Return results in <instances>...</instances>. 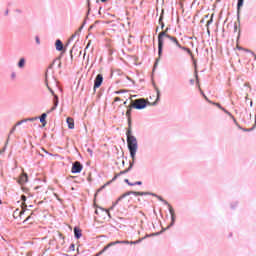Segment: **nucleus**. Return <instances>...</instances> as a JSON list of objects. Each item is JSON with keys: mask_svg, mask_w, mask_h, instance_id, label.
<instances>
[{"mask_svg": "<svg viewBox=\"0 0 256 256\" xmlns=\"http://www.w3.org/2000/svg\"><path fill=\"white\" fill-rule=\"evenodd\" d=\"M127 145H128V150L130 152V157L132 159V162H130V166L128 169L123 170L120 173L116 174L112 179V181H115V179H117L118 177H121V175H125V173H129V171L133 169V165H135V156L137 155V149L139 148L137 144V138L129 136L127 138Z\"/></svg>", "mask_w": 256, "mask_h": 256, "instance_id": "1", "label": "nucleus"}, {"mask_svg": "<svg viewBox=\"0 0 256 256\" xmlns=\"http://www.w3.org/2000/svg\"><path fill=\"white\" fill-rule=\"evenodd\" d=\"M165 39H169L171 43H174L176 47H179L181 49V44H179V41L177 38L167 34V32H160L158 35V56L159 58L156 59L155 67H157V63H159V59H161V55H163V45L165 43Z\"/></svg>", "mask_w": 256, "mask_h": 256, "instance_id": "2", "label": "nucleus"}, {"mask_svg": "<svg viewBox=\"0 0 256 256\" xmlns=\"http://www.w3.org/2000/svg\"><path fill=\"white\" fill-rule=\"evenodd\" d=\"M156 93H157V98H156V101L153 103L145 100V98H140V99H136V100L132 101L131 104H132L133 109H137L138 111H141L142 109H145V107H147V105H151V106L155 107V105H157V101H159L160 95H161L159 88H156Z\"/></svg>", "mask_w": 256, "mask_h": 256, "instance_id": "3", "label": "nucleus"}, {"mask_svg": "<svg viewBox=\"0 0 256 256\" xmlns=\"http://www.w3.org/2000/svg\"><path fill=\"white\" fill-rule=\"evenodd\" d=\"M46 87L50 91V93L54 95V106L51 108L50 111H55V109H57V106L59 105V97L55 95V92L53 91V89L49 87V83L47 82V76H46Z\"/></svg>", "mask_w": 256, "mask_h": 256, "instance_id": "4", "label": "nucleus"}, {"mask_svg": "<svg viewBox=\"0 0 256 256\" xmlns=\"http://www.w3.org/2000/svg\"><path fill=\"white\" fill-rule=\"evenodd\" d=\"M129 195H135V197H139V196L150 195V194L147 193V192H134V191H130V192H126L125 194L120 196L118 198V201H121V199H125V197H129Z\"/></svg>", "mask_w": 256, "mask_h": 256, "instance_id": "5", "label": "nucleus"}, {"mask_svg": "<svg viewBox=\"0 0 256 256\" xmlns=\"http://www.w3.org/2000/svg\"><path fill=\"white\" fill-rule=\"evenodd\" d=\"M168 210L171 215V223L167 228L163 229V231H167V229H170V227H173V225H175V219H176L175 209H173V206L168 205Z\"/></svg>", "mask_w": 256, "mask_h": 256, "instance_id": "6", "label": "nucleus"}, {"mask_svg": "<svg viewBox=\"0 0 256 256\" xmlns=\"http://www.w3.org/2000/svg\"><path fill=\"white\" fill-rule=\"evenodd\" d=\"M72 173H79L80 171H83V165H81V162L76 161L72 164Z\"/></svg>", "mask_w": 256, "mask_h": 256, "instance_id": "7", "label": "nucleus"}, {"mask_svg": "<svg viewBox=\"0 0 256 256\" xmlns=\"http://www.w3.org/2000/svg\"><path fill=\"white\" fill-rule=\"evenodd\" d=\"M103 83V75L98 74L94 80V89H99Z\"/></svg>", "mask_w": 256, "mask_h": 256, "instance_id": "8", "label": "nucleus"}, {"mask_svg": "<svg viewBox=\"0 0 256 256\" xmlns=\"http://www.w3.org/2000/svg\"><path fill=\"white\" fill-rule=\"evenodd\" d=\"M213 105H216V107H218V109H221V111H224V113H226V115H228L229 117H231V119H233L234 123H237V120L235 119V117H233V114H231V112L227 111V109L223 108L221 106V104L219 103H213Z\"/></svg>", "mask_w": 256, "mask_h": 256, "instance_id": "9", "label": "nucleus"}, {"mask_svg": "<svg viewBox=\"0 0 256 256\" xmlns=\"http://www.w3.org/2000/svg\"><path fill=\"white\" fill-rule=\"evenodd\" d=\"M27 211V206L26 204H22V209L21 211H19V209H16L14 214L15 215H19V217H23V215H25V212Z\"/></svg>", "mask_w": 256, "mask_h": 256, "instance_id": "10", "label": "nucleus"}, {"mask_svg": "<svg viewBox=\"0 0 256 256\" xmlns=\"http://www.w3.org/2000/svg\"><path fill=\"white\" fill-rule=\"evenodd\" d=\"M27 181H28L27 173H23L22 175H20V177L18 179L19 185H25V183H27Z\"/></svg>", "mask_w": 256, "mask_h": 256, "instance_id": "11", "label": "nucleus"}, {"mask_svg": "<svg viewBox=\"0 0 256 256\" xmlns=\"http://www.w3.org/2000/svg\"><path fill=\"white\" fill-rule=\"evenodd\" d=\"M66 123L68 125V129H75V120H73V118L68 117L66 119Z\"/></svg>", "mask_w": 256, "mask_h": 256, "instance_id": "12", "label": "nucleus"}, {"mask_svg": "<svg viewBox=\"0 0 256 256\" xmlns=\"http://www.w3.org/2000/svg\"><path fill=\"white\" fill-rule=\"evenodd\" d=\"M150 195H152V197H156V199H158L159 201H161L162 203H164V205H167V207H169V202H167L165 199H163V197L155 194V193H150Z\"/></svg>", "mask_w": 256, "mask_h": 256, "instance_id": "13", "label": "nucleus"}, {"mask_svg": "<svg viewBox=\"0 0 256 256\" xmlns=\"http://www.w3.org/2000/svg\"><path fill=\"white\" fill-rule=\"evenodd\" d=\"M133 110L132 104L128 106L127 111H126V117H128L129 123H131V111Z\"/></svg>", "mask_w": 256, "mask_h": 256, "instance_id": "14", "label": "nucleus"}, {"mask_svg": "<svg viewBox=\"0 0 256 256\" xmlns=\"http://www.w3.org/2000/svg\"><path fill=\"white\" fill-rule=\"evenodd\" d=\"M137 245V243H141V240H136V241H132V242H129V241H120V245Z\"/></svg>", "mask_w": 256, "mask_h": 256, "instance_id": "15", "label": "nucleus"}, {"mask_svg": "<svg viewBox=\"0 0 256 256\" xmlns=\"http://www.w3.org/2000/svg\"><path fill=\"white\" fill-rule=\"evenodd\" d=\"M56 51H61L63 49V42L60 39L56 40Z\"/></svg>", "mask_w": 256, "mask_h": 256, "instance_id": "16", "label": "nucleus"}, {"mask_svg": "<svg viewBox=\"0 0 256 256\" xmlns=\"http://www.w3.org/2000/svg\"><path fill=\"white\" fill-rule=\"evenodd\" d=\"M17 65L19 69H25V58H20Z\"/></svg>", "mask_w": 256, "mask_h": 256, "instance_id": "17", "label": "nucleus"}, {"mask_svg": "<svg viewBox=\"0 0 256 256\" xmlns=\"http://www.w3.org/2000/svg\"><path fill=\"white\" fill-rule=\"evenodd\" d=\"M81 230H79V228L75 227L74 228V236L76 239H81Z\"/></svg>", "mask_w": 256, "mask_h": 256, "instance_id": "18", "label": "nucleus"}, {"mask_svg": "<svg viewBox=\"0 0 256 256\" xmlns=\"http://www.w3.org/2000/svg\"><path fill=\"white\" fill-rule=\"evenodd\" d=\"M45 119H47V114H46V113H43V114L40 116V123H43L44 126L47 124V122H45Z\"/></svg>", "mask_w": 256, "mask_h": 256, "instance_id": "19", "label": "nucleus"}, {"mask_svg": "<svg viewBox=\"0 0 256 256\" xmlns=\"http://www.w3.org/2000/svg\"><path fill=\"white\" fill-rule=\"evenodd\" d=\"M114 245H121V241L110 242L106 247L109 249V247H113Z\"/></svg>", "mask_w": 256, "mask_h": 256, "instance_id": "20", "label": "nucleus"}, {"mask_svg": "<svg viewBox=\"0 0 256 256\" xmlns=\"http://www.w3.org/2000/svg\"><path fill=\"white\" fill-rule=\"evenodd\" d=\"M163 10H162V14H161V16H160V18H159V23H160V25H161V29H164L165 28V23H163Z\"/></svg>", "mask_w": 256, "mask_h": 256, "instance_id": "21", "label": "nucleus"}, {"mask_svg": "<svg viewBox=\"0 0 256 256\" xmlns=\"http://www.w3.org/2000/svg\"><path fill=\"white\" fill-rule=\"evenodd\" d=\"M244 1L245 0H238V3H237L238 14H239L240 9L243 7Z\"/></svg>", "mask_w": 256, "mask_h": 256, "instance_id": "22", "label": "nucleus"}, {"mask_svg": "<svg viewBox=\"0 0 256 256\" xmlns=\"http://www.w3.org/2000/svg\"><path fill=\"white\" fill-rule=\"evenodd\" d=\"M23 123H27V120L23 119V120L17 122L15 126L19 127V125H23Z\"/></svg>", "mask_w": 256, "mask_h": 256, "instance_id": "23", "label": "nucleus"}, {"mask_svg": "<svg viewBox=\"0 0 256 256\" xmlns=\"http://www.w3.org/2000/svg\"><path fill=\"white\" fill-rule=\"evenodd\" d=\"M126 137H127V139H129V137H135V136L131 135V129L127 130Z\"/></svg>", "mask_w": 256, "mask_h": 256, "instance_id": "24", "label": "nucleus"}, {"mask_svg": "<svg viewBox=\"0 0 256 256\" xmlns=\"http://www.w3.org/2000/svg\"><path fill=\"white\" fill-rule=\"evenodd\" d=\"M107 249H109L107 246H105L100 252H98V254L103 255L105 253V251H107Z\"/></svg>", "mask_w": 256, "mask_h": 256, "instance_id": "25", "label": "nucleus"}, {"mask_svg": "<svg viewBox=\"0 0 256 256\" xmlns=\"http://www.w3.org/2000/svg\"><path fill=\"white\" fill-rule=\"evenodd\" d=\"M37 119H39V118H37V117H34V118H26V119H24V121H26V123H27V121H37Z\"/></svg>", "mask_w": 256, "mask_h": 256, "instance_id": "26", "label": "nucleus"}, {"mask_svg": "<svg viewBox=\"0 0 256 256\" xmlns=\"http://www.w3.org/2000/svg\"><path fill=\"white\" fill-rule=\"evenodd\" d=\"M35 41L37 45H41V39H39V36L35 37Z\"/></svg>", "mask_w": 256, "mask_h": 256, "instance_id": "27", "label": "nucleus"}, {"mask_svg": "<svg viewBox=\"0 0 256 256\" xmlns=\"http://www.w3.org/2000/svg\"><path fill=\"white\" fill-rule=\"evenodd\" d=\"M10 77H11V79H17V73L12 72Z\"/></svg>", "mask_w": 256, "mask_h": 256, "instance_id": "28", "label": "nucleus"}, {"mask_svg": "<svg viewBox=\"0 0 256 256\" xmlns=\"http://www.w3.org/2000/svg\"><path fill=\"white\" fill-rule=\"evenodd\" d=\"M156 235H161V232L152 233V234H150V235H147L146 237H155Z\"/></svg>", "mask_w": 256, "mask_h": 256, "instance_id": "29", "label": "nucleus"}, {"mask_svg": "<svg viewBox=\"0 0 256 256\" xmlns=\"http://www.w3.org/2000/svg\"><path fill=\"white\" fill-rule=\"evenodd\" d=\"M181 49H183L184 51H187V53H189V55H191V50L190 49H188L186 47H182V46H181Z\"/></svg>", "mask_w": 256, "mask_h": 256, "instance_id": "30", "label": "nucleus"}, {"mask_svg": "<svg viewBox=\"0 0 256 256\" xmlns=\"http://www.w3.org/2000/svg\"><path fill=\"white\" fill-rule=\"evenodd\" d=\"M17 129V126H14L11 131H10V135H13V133H15V130Z\"/></svg>", "mask_w": 256, "mask_h": 256, "instance_id": "31", "label": "nucleus"}, {"mask_svg": "<svg viewBox=\"0 0 256 256\" xmlns=\"http://www.w3.org/2000/svg\"><path fill=\"white\" fill-rule=\"evenodd\" d=\"M211 23H213V16L211 17V19L207 22V27H209L211 25Z\"/></svg>", "mask_w": 256, "mask_h": 256, "instance_id": "32", "label": "nucleus"}, {"mask_svg": "<svg viewBox=\"0 0 256 256\" xmlns=\"http://www.w3.org/2000/svg\"><path fill=\"white\" fill-rule=\"evenodd\" d=\"M121 93H125V90H120L115 92L116 95H121Z\"/></svg>", "mask_w": 256, "mask_h": 256, "instance_id": "33", "label": "nucleus"}, {"mask_svg": "<svg viewBox=\"0 0 256 256\" xmlns=\"http://www.w3.org/2000/svg\"><path fill=\"white\" fill-rule=\"evenodd\" d=\"M124 181H125V183H127V184H128V185H130V186L135 185V184H133V183L129 182V179H125Z\"/></svg>", "mask_w": 256, "mask_h": 256, "instance_id": "34", "label": "nucleus"}, {"mask_svg": "<svg viewBox=\"0 0 256 256\" xmlns=\"http://www.w3.org/2000/svg\"><path fill=\"white\" fill-rule=\"evenodd\" d=\"M21 200L25 203L27 201V197L25 195H22Z\"/></svg>", "mask_w": 256, "mask_h": 256, "instance_id": "35", "label": "nucleus"}, {"mask_svg": "<svg viewBox=\"0 0 256 256\" xmlns=\"http://www.w3.org/2000/svg\"><path fill=\"white\" fill-rule=\"evenodd\" d=\"M32 217L31 215H29L25 220H24V223H27V221H31Z\"/></svg>", "mask_w": 256, "mask_h": 256, "instance_id": "36", "label": "nucleus"}, {"mask_svg": "<svg viewBox=\"0 0 256 256\" xmlns=\"http://www.w3.org/2000/svg\"><path fill=\"white\" fill-rule=\"evenodd\" d=\"M74 39H75V34L70 37V39L68 40V43H71V41H73Z\"/></svg>", "mask_w": 256, "mask_h": 256, "instance_id": "37", "label": "nucleus"}, {"mask_svg": "<svg viewBox=\"0 0 256 256\" xmlns=\"http://www.w3.org/2000/svg\"><path fill=\"white\" fill-rule=\"evenodd\" d=\"M132 185H143V182L137 181V182H135V183H132Z\"/></svg>", "mask_w": 256, "mask_h": 256, "instance_id": "38", "label": "nucleus"}, {"mask_svg": "<svg viewBox=\"0 0 256 256\" xmlns=\"http://www.w3.org/2000/svg\"><path fill=\"white\" fill-rule=\"evenodd\" d=\"M70 251H75V244L70 245Z\"/></svg>", "mask_w": 256, "mask_h": 256, "instance_id": "39", "label": "nucleus"}, {"mask_svg": "<svg viewBox=\"0 0 256 256\" xmlns=\"http://www.w3.org/2000/svg\"><path fill=\"white\" fill-rule=\"evenodd\" d=\"M162 33H166V35H168V33H169V27H167V28L165 29V31H162Z\"/></svg>", "mask_w": 256, "mask_h": 256, "instance_id": "40", "label": "nucleus"}, {"mask_svg": "<svg viewBox=\"0 0 256 256\" xmlns=\"http://www.w3.org/2000/svg\"><path fill=\"white\" fill-rule=\"evenodd\" d=\"M4 15L7 17V15H9V10H5Z\"/></svg>", "mask_w": 256, "mask_h": 256, "instance_id": "41", "label": "nucleus"}, {"mask_svg": "<svg viewBox=\"0 0 256 256\" xmlns=\"http://www.w3.org/2000/svg\"><path fill=\"white\" fill-rule=\"evenodd\" d=\"M114 101H115V102H117V101H121V98L116 97V98L114 99Z\"/></svg>", "mask_w": 256, "mask_h": 256, "instance_id": "42", "label": "nucleus"}, {"mask_svg": "<svg viewBox=\"0 0 256 256\" xmlns=\"http://www.w3.org/2000/svg\"><path fill=\"white\" fill-rule=\"evenodd\" d=\"M237 49H239V51H243V47L237 46Z\"/></svg>", "mask_w": 256, "mask_h": 256, "instance_id": "43", "label": "nucleus"}, {"mask_svg": "<svg viewBox=\"0 0 256 256\" xmlns=\"http://www.w3.org/2000/svg\"><path fill=\"white\" fill-rule=\"evenodd\" d=\"M88 153H90V155H93V151H91V149H88Z\"/></svg>", "mask_w": 256, "mask_h": 256, "instance_id": "44", "label": "nucleus"}, {"mask_svg": "<svg viewBox=\"0 0 256 256\" xmlns=\"http://www.w3.org/2000/svg\"><path fill=\"white\" fill-rule=\"evenodd\" d=\"M89 45H91V42H89L85 49H89Z\"/></svg>", "mask_w": 256, "mask_h": 256, "instance_id": "45", "label": "nucleus"}, {"mask_svg": "<svg viewBox=\"0 0 256 256\" xmlns=\"http://www.w3.org/2000/svg\"><path fill=\"white\" fill-rule=\"evenodd\" d=\"M234 30L237 31V24L234 25Z\"/></svg>", "mask_w": 256, "mask_h": 256, "instance_id": "46", "label": "nucleus"}, {"mask_svg": "<svg viewBox=\"0 0 256 256\" xmlns=\"http://www.w3.org/2000/svg\"><path fill=\"white\" fill-rule=\"evenodd\" d=\"M95 213H96V215H99V210H96Z\"/></svg>", "mask_w": 256, "mask_h": 256, "instance_id": "47", "label": "nucleus"}, {"mask_svg": "<svg viewBox=\"0 0 256 256\" xmlns=\"http://www.w3.org/2000/svg\"><path fill=\"white\" fill-rule=\"evenodd\" d=\"M203 96H204V98L206 99V101H208L207 96H205V94H203Z\"/></svg>", "mask_w": 256, "mask_h": 256, "instance_id": "48", "label": "nucleus"}, {"mask_svg": "<svg viewBox=\"0 0 256 256\" xmlns=\"http://www.w3.org/2000/svg\"><path fill=\"white\" fill-rule=\"evenodd\" d=\"M119 201H121V200H119V199H118L114 205L118 204V203H119Z\"/></svg>", "mask_w": 256, "mask_h": 256, "instance_id": "49", "label": "nucleus"}, {"mask_svg": "<svg viewBox=\"0 0 256 256\" xmlns=\"http://www.w3.org/2000/svg\"><path fill=\"white\" fill-rule=\"evenodd\" d=\"M123 105H127V100H126V101H124Z\"/></svg>", "mask_w": 256, "mask_h": 256, "instance_id": "50", "label": "nucleus"}, {"mask_svg": "<svg viewBox=\"0 0 256 256\" xmlns=\"http://www.w3.org/2000/svg\"><path fill=\"white\" fill-rule=\"evenodd\" d=\"M101 1H102V3H106L107 0H101Z\"/></svg>", "mask_w": 256, "mask_h": 256, "instance_id": "51", "label": "nucleus"}, {"mask_svg": "<svg viewBox=\"0 0 256 256\" xmlns=\"http://www.w3.org/2000/svg\"><path fill=\"white\" fill-rule=\"evenodd\" d=\"M104 211H105V213L109 214V211H107V210H104Z\"/></svg>", "mask_w": 256, "mask_h": 256, "instance_id": "52", "label": "nucleus"}, {"mask_svg": "<svg viewBox=\"0 0 256 256\" xmlns=\"http://www.w3.org/2000/svg\"><path fill=\"white\" fill-rule=\"evenodd\" d=\"M133 97H137L136 95H134V96H131V99H133Z\"/></svg>", "mask_w": 256, "mask_h": 256, "instance_id": "53", "label": "nucleus"}, {"mask_svg": "<svg viewBox=\"0 0 256 256\" xmlns=\"http://www.w3.org/2000/svg\"><path fill=\"white\" fill-rule=\"evenodd\" d=\"M251 107H253V102L250 103Z\"/></svg>", "mask_w": 256, "mask_h": 256, "instance_id": "54", "label": "nucleus"}, {"mask_svg": "<svg viewBox=\"0 0 256 256\" xmlns=\"http://www.w3.org/2000/svg\"><path fill=\"white\" fill-rule=\"evenodd\" d=\"M144 240V238H142V239H139V241H143Z\"/></svg>", "mask_w": 256, "mask_h": 256, "instance_id": "55", "label": "nucleus"}, {"mask_svg": "<svg viewBox=\"0 0 256 256\" xmlns=\"http://www.w3.org/2000/svg\"><path fill=\"white\" fill-rule=\"evenodd\" d=\"M255 125H256V115H255Z\"/></svg>", "mask_w": 256, "mask_h": 256, "instance_id": "56", "label": "nucleus"}, {"mask_svg": "<svg viewBox=\"0 0 256 256\" xmlns=\"http://www.w3.org/2000/svg\"><path fill=\"white\" fill-rule=\"evenodd\" d=\"M86 56V54L84 53V56L83 57H85Z\"/></svg>", "mask_w": 256, "mask_h": 256, "instance_id": "57", "label": "nucleus"}, {"mask_svg": "<svg viewBox=\"0 0 256 256\" xmlns=\"http://www.w3.org/2000/svg\"><path fill=\"white\" fill-rule=\"evenodd\" d=\"M245 131H249V130H245Z\"/></svg>", "mask_w": 256, "mask_h": 256, "instance_id": "58", "label": "nucleus"}, {"mask_svg": "<svg viewBox=\"0 0 256 256\" xmlns=\"http://www.w3.org/2000/svg\"><path fill=\"white\" fill-rule=\"evenodd\" d=\"M0 204H1V200H0Z\"/></svg>", "mask_w": 256, "mask_h": 256, "instance_id": "59", "label": "nucleus"}]
</instances>
